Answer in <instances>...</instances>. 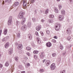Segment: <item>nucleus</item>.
<instances>
[{"label": "nucleus", "instance_id": "obj_37", "mask_svg": "<svg viewBox=\"0 0 73 73\" xmlns=\"http://www.w3.org/2000/svg\"><path fill=\"white\" fill-rule=\"evenodd\" d=\"M60 73H65V70H64L63 71H61Z\"/></svg>", "mask_w": 73, "mask_h": 73}, {"label": "nucleus", "instance_id": "obj_7", "mask_svg": "<svg viewBox=\"0 0 73 73\" xmlns=\"http://www.w3.org/2000/svg\"><path fill=\"white\" fill-rule=\"evenodd\" d=\"M13 48H10L9 50V54H12V52H13Z\"/></svg>", "mask_w": 73, "mask_h": 73}, {"label": "nucleus", "instance_id": "obj_36", "mask_svg": "<svg viewBox=\"0 0 73 73\" xmlns=\"http://www.w3.org/2000/svg\"><path fill=\"white\" fill-rule=\"evenodd\" d=\"M38 51H34L33 52L35 54H37L38 53Z\"/></svg>", "mask_w": 73, "mask_h": 73}, {"label": "nucleus", "instance_id": "obj_34", "mask_svg": "<svg viewBox=\"0 0 73 73\" xmlns=\"http://www.w3.org/2000/svg\"><path fill=\"white\" fill-rule=\"evenodd\" d=\"M60 48L61 50H62V49H63V46H62V45H60Z\"/></svg>", "mask_w": 73, "mask_h": 73}, {"label": "nucleus", "instance_id": "obj_15", "mask_svg": "<svg viewBox=\"0 0 73 73\" xmlns=\"http://www.w3.org/2000/svg\"><path fill=\"white\" fill-rule=\"evenodd\" d=\"M48 21L50 23H53V20L52 19H48Z\"/></svg>", "mask_w": 73, "mask_h": 73}, {"label": "nucleus", "instance_id": "obj_50", "mask_svg": "<svg viewBox=\"0 0 73 73\" xmlns=\"http://www.w3.org/2000/svg\"><path fill=\"white\" fill-rule=\"evenodd\" d=\"M54 38H56V39H57V36H54Z\"/></svg>", "mask_w": 73, "mask_h": 73}, {"label": "nucleus", "instance_id": "obj_8", "mask_svg": "<svg viewBox=\"0 0 73 73\" xmlns=\"http://www.w3.org/2000/svg\"><path fill=\"white\" fill-rule=\"evenodd\" d=\"M19 4V3L18 2H16L13 5V6L14 7H16Z\"/></svg>", "mask_w": 73, "mask_h": 73}, {"label": "nucleus", "instance_id": "obj_62", "mask_svg": "<svg viewBox=\"0 0 73 73\" xmlns=\"http://www.w3.org/2000/svg\"><path fill=\"white\" fill-rule=\"evenodd\" d=\"M58 26H59V27H60H60H61V25L59 24L58 25Z\"/></svg>", "mask_w": 73, "mask_h": 73}, {"label": "nucleus", "instance_id": "obj_26", "mask_svg": "<svg viewBox=\"0 0 73 73\" xmlns=\"http://www.w3.org/2000/svg\"><path fill=\"white\" fill-rule=\"evenodd\" d=\"M7 32H8V31L7 29H6L4 30V35H7Z\"/></svg>", "mask_w": 73, "mask_h": 73}, {"label": "nucleus", "instance_id": "obj_38", "mask_svg": "<svg viewBox=\"0 0 73 73\" xmlns=\"http://www.w3.org/2000/svg\"><path fill=\"white\" fill-rule=\"evenodd\" d=\"M52 42H56V40L54 39H52Z\"/></svg>", "mask_w": 73, "mask_h": 73}, {"label": "nucleus", "instance_id": "obj_5", "mask_svg": "<svg viewBox=\"0 0 73 73\" xmlns=\"http://www.w3.org/2000/svg\"><path fill=\"white\" fill-rule=\"evenodd\" d=\"M20 24H21V22L19 21H17L16 22V25L17 27H20Z\"/></svg>", "mask_w": 73, "mask_h": 73}, {"label": "nucleus", "instance_id": "obj_59", "mask_svg": "<svg viewBox=\"0 0 73 73\" xmlns=\"http://www.w3.org/2000/svg\"><path fill=\"white\" fill-rule=\"evenodd\" d=\"M24 58L25 60H28V58L27 57H25Z\"/></svg>", "mask_w": 73, "mask_h": 73}, {"label": "nucleus", "instance_id": "obj_53", "mask_svg": "<svg viewBox=\"0 0 73 73\" xmlns=\"http://www.w3.org/2000/svg\"><path fill=\"white\" fill-rule=\"evenodd\" d=\"M41 22L43 23V22H44V21H45V20H44L43 19H42V20H41Z\"/></svg>", "mask_w": 73, "mask_h": 73}, {"label": "nucleus", "instance_id": "obj_49", "mask_svg": "<svg viewBox=\"0 0 73 73\" xmlns=\"http://www.w3.org/2000/svg\"><path fill=\"white\" fill-rule=\"evenodd\" d=\"M34 0H31V3L33 4L34 3L33 2H34Z\"/></svg>", "mask_w": 73, "mask_h": 73}, {"label": "nucleus", "instance_id": "obj_19", "mask_svg": "<svg viewBox=\"0 0 73 73\" xmlns=\"http://www.w3.org/2000/svg\"><path fill=\"white\" fill-rule=\"evenodd\" d=\"M27 26L28 27H31V23L30 22H29L27 23Z\"/></svg>", "mask_w": 73, "mask_h": 73}, {"label": "nucleus", "instance_id": "obj_57", "mask_svg": "<svg viewBox=\"0 0 73 73\" xmlns=\"http://www.w3.org/2000/svg\"><path fill=\"white\" fill-rule=\"evenodd\" d=\"M29 54H30L29 53H28V52H27V55H28V56H29Z\"/></svg>", "mask_w": 73, "mask_h": 73}, {"label": "nucleus", "instance_id": "obj_4", "mask_svg": "<svg viewBox=\"0 0 73 73\" xmlns=\"http://www.w3.org/2000/svg\"><path fill=\"white\" fill-rule=\"evenodd\" d=\"M27 0H23V5L25 8H27Z\"/></svg>", "mask_w": 73, "mask_h": 73}, {"label": "nucleus", "instance_id": "obj_55", "mask_svg": "<svg viewBox=\"0 0 73 73\" xmlns=\"http://www.w3.org/2000/svg\"><path fill=\"white\" fill-rule=\"evenodd\" d=\"M21 73H25V71H21Z\"/></svg>", "mask_w": 73, "mask_h": 73}, {"label": "nucleus", "instance_id": "obj_18", "mask_svg": "<svg viewBox=\"0 0 73 73\" xmlns=\"http://www.w3.org/2000/svg\"><path fill=\"white\" fill-rule=\"evenodd\" d=\"M61 13L62 15H65V11L64 10H62L61 11Z\"/></svg>", "mask_w": 73, "mask_h": 73}, {"label": "nucleus", "instance_id": "obj_2", "mask_svg": "<svg viewBox=\"0 0 73 73\" xmlns=\"http://www.w3.org/2000/svg\"><path fill=\"white\" fill-rule=\"evenodd\" d=\"M50 68H51V70H54L55 68H56L55 64L54 63L52 64L50 66Z\"/></svg>", "mask_w": 73, "mask_h": 73}, {"label": "nucleus", "instance_id": "obj_30", "mask_svg": "<svg viewBox=\"0 0 73 73\" xmlns=\"http://www.w3.org/2000/svg\"><path fill=\"white\" fill-rule=\"evenodd\" d=\"M54 11L55 13H58V9L56 8L54 10Z\"/></svg>", "mask_w": 73, "mask_h": 73}, {"label": "nucleus", "instance_id": "obj_11", "mask_svg": "<svg viewBox=\"0 0 73 73\" xmlns=\"http://www.w3.org/2000/svg\"><path fill=\"white\" fill-rule=\"evenodd\" d=\"M46 45L48 47H50L52 46V44L50 42H48V43H46Z\"/></svg>", "mask_w": 73, "mask_h": 73}, {"label": "nucleus", "instance_id": "obj_46", "mask_svg": "<svg viewBox=\"0 0 73 73\" xmlns=\"http://www.w3.org/2000/svg\"><path fill=\"white\" fill-rule=\"evenodd\" d=\"M40 72H41V73L44 72V70L42 69H40Z\"/></svg>", "mask_w": 73, "mask_h": 73}, {"label": "nucleus", "instance_id": "obj_40", "mask_svg": "<svg viewBox=\"0 0 73 73\" xmlns=\"http://www.w3.org/2000/svg\"><path fill=\"white\" fill-rule=\"evenodd\" d=\"M40 33L41 36H43L44 35V33H42V31H40Z\"/></svg>", "mask_w": 73, "mask_h": 73}, {"label": "nucleus", "instance_id": "obj_9", "mask_svg": "<svg viewBox=\"0 0 73 73\" xmlns=\"http://www.w3.org/2000/svg\"><path fill=\"white\" fill-rule=\"evenodd\" d=\"M23 47V45L22 44H20L18 45L17 48L18 49H21Z\"/></svg>", "mask_w": 73, "mask_h": 73}, {"label": "nucleus", "instance_id": "obj_28", "mask_svg": "<svg viewBox=\"0 0 73 73\" xmlns=\"http://www.w3.org/2000/svg\"><path fill=\"white\" fill-rule=\"evenodd\" d=\"M29 38L30 39V40L32 39V35H31V34H29Z\"/></svg>", "mask_w": 73, "mask_h": 73}, {"label": "nucleus", "instance_id": "obj_56", "mask_svg": "<svg viewBox=\"0 0 73 73\" xmlns=\"http://www.w3.org/2000/svg\"><path fill=\"white\" fill-rule=\"evenodd\" d=\"M70 3H72V0H70Z\"/></svg>", "mask_w": 73, "mask_h": 73}, {"label": "nucleus", "instance_id": "obj_10", "mask_svg": "<svg viewBox=\"0 0 73 73\" xmlns=\"http://www.w3.org/2000/svg\"><path fill=\"white\" fill-rule=\"evenodd\" d=\"M12 23V20H9L8 21V24L9 25H11Z\"/></svg>", "mask_w": 73, "mask_h": 73}, {"label": "nucleus", "instance_id": "obj_3", "mask_svg": "<svg viewBox=\"0 0 73 73\" xmlns=\"http://www.w3.org/2000/svg\"><path fill=\"white\" fill-rule=\"evenodd\" d=\"M21 29L23 31H24L27 29V26L26 25H23L21 27Z\"/></svg>", "mask_w": 73, "mask_h": 73}, {"label": "nucleus", "instance_id": "obj_21", "mask_svg": "<svg viewBox=\"0 0 73 73\" xmlns=\"http://www.w3.org/2000/svg\"><path fill=\"white\" fill-rule=\"evenodd\" d=\"M32 20L33 23H35V22H36V18L35 17H33L32 18Z\"/></svg>", "mask_w": 73, "mask_h": 73}, {"label": "nucleus", "instance_id": "obj_13", "mask_svg": "<svg viewBox=\"0 0 73 73\" xmlns=\"http://www.w3.org/2000/svg\"><path fill=\"white\" fill-rule=\"evenodd\" d=\"M40 29H41V26L40 25H39L37 26L36 27V31H40Z\"/></svg>", "mask_w": 73, "mask_h": 73}, {"label": "nucleus", "instance_id": "obj_35", "mask_svg": "<svg viewBox=\"0 0 73 73\" xmlns=\"http://www.w3.org/2000/svg\"><path fill=\"white\" fill-rule=\"evenodd\" d=\"M58 8L59 9H61V8H62V6L61 5H58Z\"/></svg>", "mask_w": 73, "mask_h": 73}, {"label": "nucleus", "instance_id": "obj_1", "mask_svg": "<svg viewBox=\"0 0 73 73\" xmlns=\"http://www.w3.org/2000/svg\"><path fill=\"white\" fill-rule=\"evenodd\" d=\"M23 15L24 13L23 12L20 11L19 15H18V19H23V20L21 22V24L22 25H24V24L26 21V19H25V18L24 17V16H23Z\"/></svg>", "mask_w": 73, "mask_h": 73}, {"label": "nucleus", "instance_id": "obj_17", "mask_svg": "<svg viewBox=\"0 0 73 73\" xmlns=\"http://www.w3.org/2000/svg\"><path fill=\"white\" fill-rule=\"evenodd\" d=\"M8 38H9L8 36H7L5 38H3L2 40V41H5L6 40H8Z\"/></svg>", "mask_w": 73, "mask_h": 73}, {"label": "nucleus", "instance_id": "obj_54", "mask_svg": "<svg viewBox=\"0 0 73 73\" xmlns=\"http://www.w3.org/2000/svg\"><path fill=\"white\" fill-rule=\"evenodd\" d=\"M58 61H61V58H58Z\"/></svg>", "mask_w": 73, "mask_h": 73}, {"label": "nucleus", "instance_id": "obj_16", "mask_svg": "<svg viewBox=\"0 0 73 73\" xmlns=\"http://www.w3.org/2000/svg\"><path fill=\"white\" fill-rule=\"evenodd\" d=\"M9 42H7V43L5 45V48H7L9 46Z\"/></svg>", "mask_w": 73, "mask_h": 73}, {"label": "nucleus", "instance_id": "obj_29", "mask_svg": "<svg viewBox=\"0 0 73 73\" xmlns=\"http://www.w3.org/2000/svg\"><path fill=\"white\" fill-rule=\"evenodd\" d=\"M17 36L18 38H20V33H18L17 34Z\"/></svg>", "mask_w": 73, "mask_h": 73}, {"label": "nucleus", "instance_id": "obj_31", "mask_svg": "<svg viewBox=\"0 0 73 73\" xmlns=\"http://www.w3.org/2000/svg\"><path fill=\"white\" fill-rule=\"evenodd\" d=\"M26 49L28 50H30L31 49V48L30 47H27Z\"/></svg>", "mask_w": 73, "mask_h": 73}, {"label": "nucleus", "instance_id": "obj_24", "mask_svg": "<svg viewBox=\"0 0 73 73\" xmlns=\"http://www.w3.org/2000/svg\"><path fill=\"white\" fill-rule=\"evenodd\" d=\"M14 59L16 61H18L19 60V57L17 56H16L15 57Z\"/></svg>", "mask_w": 73, "mask_h": 73}, {"label": "nucleus", "instance_id": "obj_22", "mask_svg": "<svg viewBox=\"0 0 73 73\" xmlns=\"http://www.w3.org/2000/svg\"><path fill=\"white\" fill-rule=\"evenodd\" d=\"M71 32L70 31V30H67V33L68 34V35H70V34Z\"/></svg>", "mask_w": 73, "mask_h": 73}, {"label": "nucleus", "instance_id": "obj_14", "mask_svg": "<svg viewBox=\"0 0 73 73\" xmlns=\"http://www.w3.org/2000/svg\"><path fill=\"white\" fill-rule=\"evenodd\" d=\"M58 19L59 20H60V21H62V20H63V19H64V18L62 17V15H60L59 16Z\"/></svg>", "mask_w": 73, "mask_h": 73}, {"label": "nucleus", "instance_id": "obj_25", "mask_svg": "<svg viewBox=\"0 0 73 73\" xmlns=\"http://www.w3.org/2000/svg\"><path fill=\"white\" fill-rule=\"evenodd\" d=\"M5 65L6 66H8L9 65V63L7 62L5 63Z\"/></svg>", "mask_w": 73, "mask_h": 73}, {"label": "nucleus", "instance_id": "obj_6", "mask_svg": "<svg viewBox=\"0 0 73 73\" xmlns=\"http://www.w3.org/2000/svg\"><path fill=\"white\" fill-rule=\"evenodd\" d=\"M50 64V61L49 60H47L45 62V64L46 65L48 66L49 65V64Z\"/></svg>", "mask_w": 73, "mask_h": 73}, {"label": "nucleus", "instance_id": "obj_43", "mask_svg": "<svg viewBox=\"0 0 73 73\" xmlns=\"http://www.w3.org/2000/svg\"><path fill=\"white\" fill-rule=\"evenodd\" d=\"M48 12V9H47L46 10L45 12V13L46 14H47Z\"/></svg>", "mask_w": 73, "mask_h": 73}, {"label": "nucleus", "instance_id": "obj_64", "mask_svg": "<svg viewBox=\"0 0 73 73\" xmlns=\"http://www.w3.org/2000/svg\"><path fill=\"white\" fill-rule=\"evenodd\" d=\"M21 66H19V68H21Z\"/></svg>", "mask_w": 73, "mask_h": 73}, {"label": "nucleus", "instance_id": "obj_63", "mask_svg": "<svg viewBox=\"0 0 73 73\" xmlns=\"http://www.w3.org/2000/svg\"><path fill=\"white\" fill-rule=\"evenodd\" d=\"M40 12H41V13H42V10H40Z\"/></svg>", "mask_w": 73, "mask_h": 73}, {"label": "nucleus", "instance_id": "obj_52", "mask_svg": "<svg viewBox=\"0 0 73 73\" xmlns=\"http://www.w3.org/2000/svg\"><path fill=\"white\" fill-rule=\"evenodd\" d=\"M2 33V30H0V34L1 35V33Z\"/></svg>", "mask_w": 73, "mask_h": 73}, {"label": "nucleus", "instance_id": "obj_32", "mask_svg": "<svg viewBox=\"0 0 73 73\" xmlns=\"http://www.w3.org/2000/svg\"><path fill=\"white\" fill-rule=\"evenodd\" d=\"M11 69L12 72H13V70H14V66H12L11 67Z\"/></svg>", "mask_w": 73, "mask_h": 73}, {"label": "nucleus", "instance_id": "obj_44", "mask_svg": "<svg viewBox=\"0 0 73 73\" xmlns=\"http://www.w3.org/2000/svg\"><path fill=\"white\" fill-rule=\"evenodd\" d=\"M35 34L36 35V36H38V32H35Z\"/></svg>", "mask_w": 73, "mask_h": 73}, {"label": "nucleus", "instance_id": "obj_20", "mask_svg": "<svg viewBox=\"0 0 73 73\" xmlns=\"http://www.w3.org/2000/svg\"><path fill=\"white\" fill-rule=\"evenodd\" d=\"M49 18H51V19H53V18H54V15H49Z\"/></svg>", "mask_w": 73, "mask_h": 73}, {"label": "nucleus", "instance_id": "obj_42", "mask_svg": "<svg viewBox=\"0 0 73 73\" xmlns=\"http://www.w3.org/2000/svg\"><path fill=\"white\" fill-rule=\"evenodd\" d=\"M46 32L47 34H48V35H49V31L48 30H46Z\"/></svg>", "mask_w": 73, "mask_h": 73}, {"label": "nucleus", "instance_id": "obj_12", "mask_svg": "<svg viewBox=\"0 0 73 73\" xmlns=\"http://www.w3.org/2000/svg\"><path fill=\"white\" fill-rule=\"evenodd\" d=\"M40 58H43L45 57V55H44V53L42 52L40 56Z\"/></svg>", "mask_w": 73, "mask_h": 73}, {"label": "nucleus", "instance_id": "obj_51", "mask_svg": "<svg viewBox=\"0 0 73 73\" xmlns=\"http://www.w3.org/2000/svg\"><path fill=\"white\" fill-rule=\"evenodd\" d=\"M34 13L35 14H37V12H36V10H35V11H34Z\"/></svg>", "mask_w": 73, "mask_h": 73}, {"label": "nucleus", "instance_id": "obj_48", "mask_svg": "<svg viewBox=\"0 0 73 73\" xmlns=\"http://www.w3.org/2000/svg\"><path fill=\"white\" fill-rule=\"evenodd\" d=\"M27 66H29L30 65V64L29 63H27Z\"/></svg>", "mask_w": 73, "mask_h": 73}, {"label": "nucleus", "instance_id": "obj_39", "mask_svg": "<svg viewBox=\"0 0 73 73\" xmlns=\"http://www.w3.org/2000/svg\"><path fill=\"white\" fill-rule=\"evenodd\" d=\"M52 56L53 57H55V56H56V53H53L52 54Z\"/></svg>", "mask_w": 73, "mask_h": 73}, {"label": "nucleus", "instance_id": "obj_27", "mask_svg": "<svg viewBox=\"0 0 73 73\" xmlns=\"http://www.w3.org/2000/svg\"><path fill=\"white\" fill-rule=\"evenodd\" d=\"M37 41L39 44H40L41 43V41H40V38H37Z\"/></svg>", "mask_w": 73, "mask_h": 73}, {"label": "nucleus", "instance_id": "obj_61", "mask_svg": "<svg viewBox=\"0 0 73 73\" xmlns=\"http://www.w3.org/2000/svg\"><path fill=\"white\" fill-rule=\"evenodd\" d=\"M2 4H4V1H3Z\"/></svg>", "mask_w": 73, "mask_h": 73}, {"label": "nucleus", "instance_id": "obj_45", "mask_svg": "<svg viewBox=\"0 0 73 73\" xmlns=\"http://www.w3.org/2000/svg\"><path fill=\"white\" fill-rule=\"evenodd\" d=\"M34 58H35V59H36V58H38L37 56H36V55H34Z\"/></svg>", "mask_w": 73, "mask_h": 73}, {"label": "nucleus", "instance_id": "obj_33", "mask_svg": "<svg viewBox=\"0 0 73 73\" xmlns=\"http://www.w3.org/2000/svg\"><path fill=\"white\" fill-rule=\"evenodd\" d=\"M70 38H71V37L70 36H68L67 37V40L69 41H70Z\"/></svg>", "mask_w": 73, "mask_h": 73}, {"label": "nucleus", "instance_id": "obj_47", "mask_svg": "<svg viewBox=\"0 0 73 73\" xmlns=\"http://www.w3.org/2000/svg\"><path fill=\"white\" fill-rule=\"evenodd\" d=\"M22 50H21L19 52V54H21L22 53Z\"/></svg>", "mask_w": 73, "mask_h": 73}, {"label": "nucleus", "instance_id": "obj_23", "mask_svg": "<svg viewBox=\"0 0 73 73\" xmlns=\"http://www.w3.org/2000/svg\"><path fill=\"white\" fill-rule=\"evenodd\" d=\"M5 3L7 2L8 4H9L11 2V1H10V0H5Z\"/></svg>", "mask_w": 73, "mask_h": 73}, {"label": "nucleus", "instance_id": "obj_60", "mask_svg": "<svg viewBox=\"0 0 73 73\" xmlns=\"http://www.w3.org/2000/svg\"><path fill=\"white\" fill-rule=\"evenodd\" d=\"M45 60H45V59L43 60V62H45Z\"/></svg>", "mask_w": 73, "mask_h": 73}, {"label": "nucleus", "instance_id": "obj_41", "mask_svg": "<svg viewBox=\"0 0 73 73\" xmlns=\"http://www.w3.org/2000/svg\"><path fill=\"white\" fill-rule=\"evenodd\" d=\"M9 20H12V16H10L9 18Z\"/></svg>", "mask_w": 73, "mask_h": 73}, {"label": "nucleus", "instance_id": "obj_58", "mask_svg": "<svg viewBox=\"0 0 73 73\" xmlns=\"http://www.w3.org/2000/svg\"><path fill=\"white\" fill-rule=\"evenodd\" d=\"M1 67H3V65L1 64H0V68Z\"/></svg>", "mask_w": 73, "mask_h": 73}]
</instances>
